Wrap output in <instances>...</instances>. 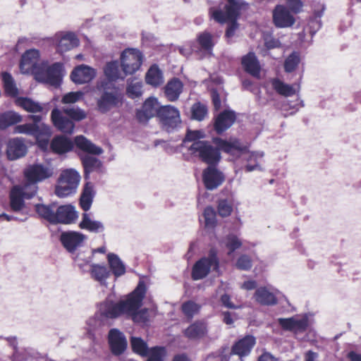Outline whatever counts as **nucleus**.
Masks as SVG:
<instances>
[{
  "label": "nucleus",
  "mask_w": 361,
  "mask_h": 361,
  "mask_svg": "<svg viewBox=\"0 0 361 361\" xmlns=\"http://www.w3.org/2000/svg\"><path fill=\"white\" fill-rule=\"evenodd\" d=\"M147 291L143 281H140L135 290L126 299L116 302L110 298L99 305L98 313L102 319H115L121 315L130 318L135 323L147 322V310L140 309Z\"/></svg>",
  "instance_id": "f257e3e1"
},
{
  "label": "nucleus",
  "mask_w": 361,
  "mask_h": 361,
  "mask_svg": "<svg viewBox=\"0 0 361 361\" xmlns=\"http://www.w3.org/2000/svg\"><path fill=\"white\" fill-rule=\"evenodd\" d=\"M216 145L214 147L210 142H196L188 147L191 154L198 157L202 162L210 165L218 164L221 159L220 150L231 154L242 152L247 147L243 145L238 139H231L229 141L219 137L213 139Z\"/></svg>",
  "instance_id": "f03ea898"
},
{
  "label": "nucleus",
  "mask_w": 361,
  "mask_h": 361,
  "mask_svg": "<svg viewBox=\"0 0 361 361\" xmlns=\"http://www.w3.org/2000/svg\"><path fill=\"white\" fill-rule=\"evenodd\" d=\"M35 211L41 218L52 224H70L75 222L78 217L75 207L71 204L58 206L56 203L37 204Z\"/></svg>",
  "instance_id": "7ed1b4c3"
},
{
  "label": "nucleus",
  "mask_w": 361,
  "mask_h": 361,
  "mask_svg": "<svg viewBox=\"0 0 361 361\" xmlns=\"http://www.w3.org/2000/svg\"><path fill=\"white\" fill-rule=\"evenodd\" d=\"M74 144L79 149L90 154L100 155L104 152L102 147L94 145L84 135L76 136L74 142L63 135L56 136L51 142V148L54 152L61 154L71 151Z\"/></svg>",
  "instance_id": "20e7f679"
},
{
  "label": "nucleus",
  "mask_w": 361,
  "mask_h": 361,
  "mask_svg": "<svg viewBox=\"0 0 361 361\" xmlns=\"http://www.w3.org/2000/svg\"><path fill=\"white\" fill-rule=\"evenodd\" d=\"M63 65L61 62H55L49 65L43 62L35 72L37 80L57 87L60 86L63 78Z\"/></svg>",
  "instance_id": "39448f33"
},
{
  "label": "nucleus",
  "mask_w": 361,
  "mask_h": 361,
  "mask_svg": "<svg viewBox=\"0 0 361 361\" xmlns=\"http://www.w3.org/2000/svg\"><path fill=\"white\" fill-rule=\"evenodd\" d=\"M219 268V259L217 252L212 248L207 257L197 260L192 267V278L195 281L204 279L213 270L217 271Z\"/></svg>",
  "instance_id": "423d86ee"
},
{
  "label": "nucleus",
  "mask_w": 361,
  "mask_h": 361,
  "mask_svg": "<svg viewBox=\"0 0 361 361\" xmlns=\"http://www.w3.org/2000/svg\"><path fill=\"white\" fill-rule=\"evenodd\" d=\"M101 87L102 91L100 97L97 99V106L100 113L106 114L112 109L118 106L122 101V95L115 87L110 91L106 82H102Z\"/></svg>",
  "instance_id": "0eeeda50"
},
{
  "label": "nucleus",
  "mask_w": 361,
  "mask_h": 361,
  "mask_svg": "<svg viewBox=\"0 0 361 361\" xmlns=\"http://www.w3.org/2000/svg\"><path fill=\"white\" fill-rule=\"evenodd\" d=\"M225 5V12L221 9H209L211 16L218 23H224L227 20H237L241 10L247 6V4L244 0H226Z\"/></svg>",
  "instance_id": "6e6552de"
},
{
  "label": "nucleus",
  "mask_w": 361,
  "mask_h": 361,
  "mask_svg": "<svg viewBox=\"0 0 361 361\" xmlns=\"http://www.w3.org/2000/svg\"><path fill=\"white\" fill-rule=\"evenodd\" d=\"M158 118L163 129L169 133L178 130L181 126L180 111L172 105L161 106Z\"/></svg>",
  "instance_id": "1a4fd4ad"
},
{
  "label": "nucleus",
  "mask_w": 361,
  "mask_h": 361,
  "mask_svg": "<svg viewBox=\"0 0 361 361\" xmlns=\"http://www.w3.org/2000/svg\"><path fill=\"white\" fill-rule=\"evenodd\" d=\"M143 60L141 51L137 49H126L121 54V66L125 75L137 71Z\"/></svg>",
  "instance_id": "9d476101"
},
{
  "label": "nucleus",
  "mask_w": 361,
  "mask_h": 361,
  "mask_svg": "<svg viewBox=\"0 0 361 361\" xmlns=\"http://www.w3.org/2000/svg\"><path fill=\"white\" fill-rule=\"evenodd\" d=\"M216 166L217 164L207 166L202 171V181L208 190L218 188L226 180L225 174Z\"/></svg>",
  "instance_id": "9b49d317"
},
{
  "label": "nucleus",
  "mask_w": 361,
  "mask_h": 361,
  "mask_svg": "<svg viewBox=\"0 0 361 361\" xmlns=\"http://www.w3.org/2000/svg\"><path fill=\"white\" fill-rule=\"evenodd\" d=\"M277 321L283 330L295 334L305 332L310 324L309 316L307 314L289 318H279Z\"/></svg>",
  "instance_id": "f8f14e48"
},
{
  "label": "nucleus",
  "mask_w": 361,
  "mask_h": 361,
  "mask_svg": "<svg viewBox=\"0 0 361 361\" xmlns=\"http://www.w3.org/2000/svg\"><path fill=\"white\" fill-rule=\"evenodd\" d=\"M281 292L271 286L258 287L254 293L253 298L258 304L264 306H274L278 303L277 295Z\"/></svg>",
  "instance_id": "ddd939ff"
},
{
  "label": "nucleus",
  "mask_w": 361,
  "mask_h": 361,
  "mask_svg": "<svg viewBox=\"0 0 361 361\" xmlns=\"http://www.w3.org/2000/svg\"><path fill=\"white\" fill-rule=\"evenodd\" d=\"M53 174V170L50 167L42 164L29 165L24 171L26 181L37 183L49 178Z\"/></svg>",
  "instance_id": "4468645a"
},
{
  "label": "nucleus",
  "mask_w": 361,
  "mask_h": 361,
  "mask_svg": "<svg viewBox=\"0 0 361 361\" xmlns=\"http://www.w3.org/2000/svg\"><path fill=\"white\" fill-rule=\"evenodd\" d=\"M85 234L78 231H64L60 235V241L69 253L73 254L76 250L81 247L86 240Z\"/></svg>",
  "instance_id": "2eb2a0df"
},
{
  "label": "nucleus",
  "mask_w": 361,
  "mask_h": 361,
  "mask_svg": "<svg viewBox=\"0 0 361 361\" xmlns=\"http://www.w3.org/2000/svg\"><path fill=\"white\" fill-rule=\"evenodd\" d=\"M40 54L39 50L31 49L27 50L21 56L20 69L22 73L27 74L35 72L40 66H37Z\"/></svg>",
  "instance_id": "dca6fc26"
},
{
  "label": "nucleus",
  "mask_w": 361,
  "mask_h": 361,
  "mask_svg": "<svg viewBox=\"0 0 361 361\" xmlns=\"http://www.w3.org/2000/svg\"><path fill=\"white\" fill-rule=\"evenodd\" d=\"M109 343L114 355H121L127 348L125 335L117 329H111L109 332Z\"/></svg>",
  "instance_id": "f3484780"
},
{
  "label": "nucleus",
  "mask_w": 361,
  "mask_h": 361,
  "mask_svg": "<svg viewBox=\"0 0 361 361\" xmlns=\"http://www.w3.org/2000/svg\"><path fill=\"white\" fill-rule=\"evenodd\" d=\"M58 51L63 53L79 45V39L72 32H59L55 35Z\"/></svg>",
  "instance_id": "a211bd4d"
},
{
  "label": "nucleus",
  "mask_w": 361,
  "mask_h": 361,
  "mask_svg": "<svg viewBox=\"0 0 361 361\" xmlns=\"http://www.w3.org/2000/svg\"><path fill=\"white\" fill-rule=\"evenodd\" d=\"M159 107L157 99L149 97L145 100L142 109L137 111L136 117L140 122H147L155 116L158 117Z\"/></svg>",
  "instance_id": "6ab92c4d"
},
{
  "label": "nucleus",
  "mask_w": 361,
  "mask_h": 361,
  "mask_svg": "<svg viewBox=\"0 0 361 361\" xmlns=\"http://www.w3.org/2000/svg\"><path fill=\"white\" fill-rule=\"evenodd\" d=\"M95 76V70L85 64L76 66L71 73V78L75 84L88 83L91 82Z\"/></svg>",
  "instance_id": "aec40b11"
},
{
  "label": "nucleus",
  "mask_w": 361,
  "mask_h": 361,
  "mask_svg": "<svg viewBox=\"0 0 361 361\" xmlns=\"http://www.w3.org/2000/svg\"><path fill=\"white\" fill-rule=\"evenodd\" d=\"M273 21L277 27H289L295 23V18L286 6L277 5L273 11Z\"/></svg>",
  "instance_id": "412c9836"
},
{
  "label": "nucleus",
  "mask_w": 361,
  "mask_h": 361,
  "mask_svg": "<svg viewBox=\"0 0 361 361\" xmlns=\"http://www.w3.org/2000/svg\"><path fill=\"white\" fill-rule=\"evenodd\" d=\"M27 147L20 137L10 139L7 143L6 154L9 160H16L25 156Z\"/></svg>",
  "instance_id": "4be33fe9"
},
{
  "label": "nucleus",
  "mask_w": 361,
  "mask_h": 361,
  "mask_svg": "<svg viewBox=\"0 0 361 361\" xmlns=\"http://www.w3.org/2000/svg\"><path fill=\"white\" fill-rule=\"evenodd\" d=\"M51 117L54 126L61 132L66 134H72L75 128L73 121L62 115L58 109H54Z\"/></svg>",
  "instance_id": "5701e85b"
},
{
  "label": "nucleus",
  "mask_w": 361,
  "mask_h": 361,
  "mask_svg": "<svg viewBox=\"0 0 361 361\" xmlns=\"http://www.w3.org/2000/svg\"><path fill=\"white\" fill-rule=\"evenodd\" d=\"M235 114L234 111L225 110L215 118L214 128L216 133L221 134L234 123Z\"/></svg>",
  "instance_id": "b1692460"
},
{
  "label": "nucleus",
  "mask_w": 361,
  "mask_h": 361,
  "mask_svg": "<svg viewBox=\"0 0 361 361\" xmlns=\"http://www.w3.org/2000/svg\"><path fill=\"white\" fill-rule=\"evenodd\" d=\"M79 227L92 233H104L106 228L104 224L99 220H94L91 217V214L83 213L82 219L79 223Z\"/></svg>",
  "instance_id": "393cba45"
},
{
  "label": "nucleus",
  "mask_w": 361,
  "mask_h": 361,
  "mask_svg": "<svg viewBox=\"0 0 361 361\" xmlns=\"http://www.w3.org/2000/svg\"><path fill=\"white\" fill-rule=\"evenodd\" d=\"M80 159L84 168L85 179H88L90 174L92 172H103V163L99 159L90 155H83L80 156Z\"/></svg>",
  "instance_id": "a878e982"
},
{
  "label": "nucleus",
  "mask_w": 361,
  "mask_h": 361,
  "mask_svg": "<svg viewBox=\"0 0 361 361\" xmlns=\"http://www.w3.org/2000/svg\"><path fill=\"white\" fill-rule=\"evenodd\" d=\"M256 340L253 336L247 335L236 342L232 348V353L240 357L250 354L255 345Z\"/></svg>",
  "instance_id": "bb28decb"
},
{
  "label": "nucleus",
  "mask_w": 361,
  "mask_h": 361,
  "mask_svg": "<svg viewBox=\"0 0 361 361\" xmlns=\"http://www.w3.org/2000/svg\"><path fill=\"white\" fill-rule=\"evenodd\" d=\"M88 272L91 279L99 283L101 286H106L107 285L106 281L111 275V271L105 265L92 263L90 264Z\"/></svg>",
  "instance_id": "cd10ccee"
},
{
  "label": "nucleus",
  "mask_w": 361,
  "mask_h": 361,
  "mask_svg": "<svg viewBox=\"0 0 361 361\" xmlns=\"http://www.w3.org/2000/svg\"><path fill=\"white\" fill-rule=\"evenodd\" d=\"M183 89V84L180 79L173 78L164 87V94L169 101L175 102L179 98Z\"/></svg>",
  "instance_id": "c85d7f7f"
},
{
  "label": "nucleus",
  "mask_w": 361,
  "mask_h": 361,
  "mask_svg": "<svg viewBox=\"0 0 361 361\" xmlns=\"http://www.w3.org/2000/svg\"><path fill=\"white\" fill-rule=\"evenodd\" d=\"M241 63L247 73L255 77L259 75L260 66L255 53L249 52L243 56Z\"/></svg>",
  "instance_id": "c756f323"
},
{
  "label": "nucleus",
  "mask_w": 361,
  "mask_h": 361,
  "mask_svg": "<svg viewBox=\"0 0 361 361\" xmlns=\"http://www.w3.org/2000/svg\"><path fill=\"white\" fill-rule=\"evenodd\" d=\"M207 333V324L197 321L190 324L185 331L184 335L189 339H197L204 337Z\"/></svg>",
  "instance_id": "7c9ffc66"
},
{
  "label": "nucleus",
  "mask_w": 361,
  "mask_h": 361,
  "mask_svg": "<svg viewBox=\"0 0 361 361\" xmlns=\"http://www.w3.org/2000/svg\"><path fill=\"white\" fill-rule=\"evenodd\" d=\"M107 261L109 268L116 278H118L126 273V266L121 258L114 253L107 255Z\"/></svg>",
  "instance_id": "2f4dec72"
},
{
  "label": "nucleus",
  "mask_w": 361,
  "mask_h": 361,
  "mask_svg": "<svg viewBox=\"0 0 361 361\" xmlns=\"http://www.w3.org/2000/svg\"><path fill=\"white\" fill-rule=\"evenodd\" d=\"M94 195L93 184L90 182L86 183L80 199V207L85 212L90 209Z\"/></svg>",
  "instance_id": "473e14b6"
},
{
  "label": "nucleus",
  "mask_w": 361,
  "mask_h": 361,
  "mask_svg": "<svg viewBox=\"0 0 361 361\" xmlns=\"http://www.w3.org/2000/svg\"><path fill=\"white\" fill-rule=\"evenodd\" d=\"M23 117L14 111H6L0 113V130H5L8 127L20 123Z\"/></svg>",
  "instance_id": "72a5a7b5"
},
{
  "label": "nucleus",
  "mask_w": 361,
  "mask_h": 361,
  "mask_svg": "<svg viewBox=\"0 0 361 361\" xmlns=\"http://www.w3.org/2000/svg\"><path fill=\"white\" fill-rule=\"evenodd\" d=\"M145 81L153 87H158L164 83L163 73L157 65H152L147 71Z\"/></svg>",
  "instance_id": "f704fd0d"
},
{
  "label": "nucleus",
  "mask_w": 361,
  "mask_h": 361,
  "mask_svg": "<svg viewBox=\"0 0 361 361\" xmlns=\"http://www.w3.org/2000/svg\"><path fill=\"white\" fill-rule=\"evenodd\" d=\"M120 64L117 61H112L110 62H108L104 68V73L106 78L109 81H116L118 79H124V78L126 76L121 73L119 69Z\"/></svg>",
  "instance_id": "c9c22d12"
},
{
  "label": "nucleus",
  "mask_w": 361,
  "mask_h": 361,
  "mask_svg": "<svg viewBox=\"0 0 361 361\" xmlns=\"http://www.w3.org/2000/svg\"><path fill=\"white\" fill-rule=\"evenodd\" d=\"M126 94L130 99H137L142 94V82L135 78L127 80Z\"/></svg>",
  "instance_id": "e433bc0d"
},
{
  "label": "nucleus",
  "mask_w": 361,
  "mask_h": 361,
  "mask_svg": "<svg viewBox=\"0 0 361 361\" xmlns=\"http://www.w3.org/2000/svg\"><path fill=\"white\" fill-rule=\"evenodd\" d=\"M197 42L200 49L208 53L212 52L215 44L213 35L207 31L199 33L197 36Z\"/></svg>",
  "instance_id": "4c0bfd02"
},
{
  "label": "nucleus",
  "mask_w": 361,
  "mask_h": 361,
  "mask_svg": "<svg viewBox=\"0 0 361 361\" xmlns=\"http://www.w3.org/2000/svg\"><path fill=\"white\" fill-rule=\"evenodd\" d=\"M19 188H14L10 194V209L13 212L21 211L25 207L24 199Z\"/></svg>",
  "instance_id": "58836bf2"
},
{
  "label": "nucleus",
  "mask_w": 361,
  "mask_h": 361,
  "mask_svg": "<svg viewBox=\"0 0 361 361\" xmlns=\"http://www.w3.org/2000/svg\"><path fill=\"white\" fill-rule=\"evenodd\" d=\"M16 104L28 112L39 113L43 110L42 106L37 102L27 97H18L16 102Z\"/></svg>",
  "instance_id": "ea45409f"
},
{
  "label": "nucleus",
  "mask_w": 361,
  "mask_h": 361,
  "mask_svg": "<svg viewBox=\"0 0 361 361\" xmlns=\"http://www.w3.org/2000/svg\"><path fill=\"white\" fill-rule=\"evenodd\" d=\"M59 180L77 189L80 180V176L76 170L70 169L61 173Z\"/></svg>",
  "instance_id": "a19ab883"
},
{
  "label": "nucleus",
  "mask_w": 361,
  "mask_h": 361,
  "mask_svg": "<svg viewBox=\"0 0 361 361\" xmlns=\"http://www.w3.org/2000/svg\"><path fill=\"white\" fill-rule=\"evenodd\" d=\"M271 85L277 93L284 97H290L296 93V90L293 85L286 84L279 79H274L271 82Z\"/></svg>",
  "instance_id": "79ce46f5"
},
{
  "label": "nucleus",
  "mask_w": 361,
  "mask_h": 361,
  "mask_svg": "<svg viewBox=\"0 0 361 361\" xmlns=\"http://www.w3.org/2000/svg\"><path fill=\"white\" fill-rule=\"evenodd\" d=\"M73 261L76 266L79 268L82 273H87L89 271L87 266L92 264V255H86L84 252H78L73 257Z\"/></svg>",
  "instance_id": "37998d69"
},
{
  "label": "nucleus",
  "mask_w": 361,
  "mask_h": 361,
  "mask_svg": "<svg viewBox=\"0 0 361 361\" xmlns=\"http://www.w3.org/2000/svg\"><path fill=\"white\" fill-rule=\"evenodd\" d=\"M191 118L192 120L202 121L207 116V106L200 102L195 103L191 107Z\"/></svg>",
  "instance_id": "c03bdc74"
},
{
  "label": "nucleus",
  "mask_w": 361,
  "mask_h": 361,
  "mask_svg": "<svg viewBox=\"0 0 361 361\" xmlns=\"http://www.w3.org/2000/svg\"><path fill=\"white\" fill-rule=\"evenodd\" d=\"M133 350L142 355L147 356L149 354L150 348L147 347V343L140 338L132 337L130 340Z\"/></svg>",
  "instance_id": "a18cd8bd"
},
{
  "label": "nucleus",
  "mask_w": 361,
  "mask_h": 361,
  "mask_svg": "<svg viewBox=\"0 0 361 361\" xmlns=\"http://www.w3.org/2000/svg\"><path fill=\"white\" fill-rule=\"evenodd\" d=\"M300 62V57L298 52L293 51L284 61V70L286 73H292L298 66Z\"/></svg>",
  "instance_id": "49530a36"
},
{
  "label": "nucleus",
  "mask_w": 361,
  "mask_h": 361,
  "mask_svg": "<svg viewBox=\"0 0 361 361\" xmlns=\"http://www.w3.org/2000/svg\"><path fill=\"white\" fill-rule=\"evenodd\" d=\"M224 243L226 247L228 250V255H231L234 251L240 248L242 245L241 240L235 234H228L225 238Z\"/></svg>",
  "instance_id": "de8ad7c7"
},
{
  "label": "nucleus",
  "mask_w": 361,
  "mask_h": 361,
  "mask_svg": "<svg viewBox=\"0 0 361 361\" xmlns=\"http://www.w3.org/2000/svg\"><path fill=\"white\" fill-rule=\"evenodd\" d=\"M37 128L31 123L18 125L14 128V133L39 137L41 135L38 133L39 130Z\"/></svg>",
  "instance_id": "09e8293b"
},
{
  "label": "nucleus",
  "mask_w": 361,
  "mask_h": 361,
  "mask_svg": "<svg viewBox=\"0 0 361 361\" xmlns=\"http://www.w3.org/2000/svg\"><path fill=\"white\" fill-rule=\"evenodd\" d=\"M29 118L32 121V125L38 127V133L40 135H50L51 130L48 125L42 122V116L40 115H31Z\"/></svg>",
  "instance_id": "8fccbe9b"
},
{
  "label": "nucleus",
  "mask_w": 361,
  "mask_h": 361,
  "mask_svg": "<svg viewBox=\"0 0 361 361\" xmlns=\"http://www.w3.org/2000/svg\"><path fill=\"white\" fill-rule=\"evenodd\" d=\"M76 188L66 184L64 181L59 180V184L56 187L55 193L59 197H66L76 192Z\"/></svg>",
  "instance_id": "3c124183"
},
{
  "label": "nucleus",
  "mask_w": 361,
  "mask_h": 361,
  "mask_svg": "<svg viewBox=\"0 0 361 361\" xmlns=\"http://www.w3.org/2000/svg\"><path fill=\"white\" fill-rule=\"evenodd\" d=\"M166 349L164 347L154 346L150 348L149 357L146 361H164Z\"/></svg>",
  "instance_id": "603ef678"
},
{
  "label": "nucleus",
  "mask_w": 361,
  "mask_h": 361,
  "mask_svg": "<svg viewBox=\"0 0 361 361\" xmlns=\"http://www.w3.org/2000/svg\"><path fill=\"white\" fill-rule=\"evenodd\" d=\"M37 183L26 181L22 188H19L22 195L26 199H30L35 195L38 190Z\"/></svg>",
  "instance_id": "864d4df0"
},
{
  "label": "nucleus",
  "mask_w": 361,
  "mask_h": 361,
  "mask_svg": "<svg viewBox=\"0 0 361 361\" xmlns=\"http://www.w3.org/2000/svg\"><path fill=\"white\" fill-rule=\"evenodd\" d=\"M205 137V134L202 130H192L188 129L185 137L183 140L184 142H192V143H195L196 142H205L206 140H202L201 139Z\"/></svg>",
  "instance_id": "5fc2aeb1"
},
{
  "label": "nucleus",
  "mask_w": 361,
  "mask_h": 361,
  "mask_svg": "<svg viewBox=\"0 0 361 361\" xmlns=\"http://www.w3.org/2000/svg\"><path fill=\"white\" fill-rule=\"evenodd\" d=\"M205 226L213 228L216 224V212L212 207H207L203 212Z\"/></svg>",
  "instance_id": "6e6d98bb"
},
{
  "label": "nucleus",
  "mask_w": 361,
  "mask_h": 361,
  "mask_svg": "<svg viewBox=\"0 0 361 361\" xmlns=\"http://www.w3.org/2000/svg\"><path fill=\"white\" fill-rule=\"evenodd\" d=\"M63 112L65 113L67 116L75 121H81L86 117V114L84 111L81 110L79 108H63Z\"/></svg>",
  "instance_id": "4d7b16f0"
},
{
  "label": "nucleus",
  "mask_w": 361,
  "mask_h": 361,
  "mask_svg": "<svg viewBox=\"0 0 361 361\" xmlns=\"http://www.w3.org/2000/svg\"><path fill=\"white\" fill-rule=\"evenodd\" d=\"M217 209L218 213L221 216L226 217L231 214L233 207L227 200L224 199L219 201Z\"/></svg>",
  "instance_id": "13d9d810"
},
{
  "label": "nucleus",
  "mask_w": 361,
  "mask_h": 361,
  "mask_svg": "<svg viewBox=\"0 0 361 361\" xmlns=\"http://www.w3.org/2000/svg\"><path fill=\"white\" fill-rule=\"evenodd\" d=\"M303 102L297 98L295 101L286 100L283 104V109L284 111L293 110L289 115H293L296 111H298L299 108L303 106Z\"/></svg>",
  "instance_id": "bf43d9fd"
},
{
  "label": "nucleus",
  "mask_w": 361,
  "mask_h": 361,
  "mask_svg": "<svg viewBox=\"0 0 361 361\" xmlns=\"http://www.w3.org/2000/svg\"><path fill=\"white\" fill-rule=\"evenodd\" d=\"M199 308V305L192 301H187L182 305V311L187 317H192Z\"/></svg>",
  "instance_id": "052dcab7"
},
{
  "label": "nucleus",
  "mask_w": 361,
  "mask_h": 361,
  "mask_svg": "<svg viewBox=\"0 0 361 361\" xmlns=\"http://www.w3.org/2000/svg\"><path fill=\"white\" fill-rule=\"evenodd\" d=\"M264 46L267 50L281 48L282 47V44L281 41L275 38L271 35H266L264 37Z\"/></svg>",
  "instance_id": "680f3d73"
},
{
  "label": "nucleus",
  "mask_w": 361,
  "mask_h": 361,
  "mask_svg": "<svg viewBox=\"0 0 361 361\" xmlns=\"http://www.w3.org/2000/svg\"><path fill=\"white\" fill-rule=\"evenodd\" d=\"M236 267L241 270H249L252 267V261L248 255H241L236 262Z\"/></svg>",
  "instance_id": "e2e57ef3"
},
{
  "label": "nucleus",
  "mask_w": 361,
  "mask_h": 361,
  "mask_svg": "<svg viewBox=\"0 0 361 361\" xmlns=\"http://www.w3.org/2000/svg\"><path fill=\"white\" fill-rule=\"evenodd\" d=\"M82 96L81 92H72L65 94L62 98V102L64 104H71L78 102Z\"/></svg>",
  "instance_id": "0e129e2a"
},
{
  "label": "nucleus",
  "mask_w": 361,
  "mask_h": 361,
  "mask_svg": "<svg viewBox=\"0 0 361 361\" xmlns=\"http://www.w3.org/2000/svg\"><path fill=\"white\" fill-rule=\"evenodd\" d=\"M287 6L293 13H300L302 8V2L301 0H287Z\"/></svg>",
  "instance_id": "69168bd1"
},
{
  "label": "nucleus",
  "mask_w": 361,
  "mask_h": 361,
  "mask_svg": "<svg viewBox=\"0 0 361 361\" xmlns=\"http://www.w3.org/2000/svg\"><path fill=\"white\" fill-rule=\"evenodd\" d=\"M221 305L228 308L235 310L237 307L231 302V296L226 293H224L220 297Z\"/></svg>",
  "instance_id": "338daca9"
},
{
  "label": "nucleus",
  "mask_w": 361,
  "mask_h": 361,
  "mask_svg": "<svg viewBox=\"0 0 361 361\" xmlns=\"http://www.w3.org/2000/svg\"><path fill=\"white\" fill-rule=\"evenodd\" d=\"M228 20L230 21V23L228 24V27L226 31V37L229 39L234 35L235 32L237 30L238 25L237 23V20Z\"/></svg>",
  "instance_id": "774afa93"
}]
</instances>
